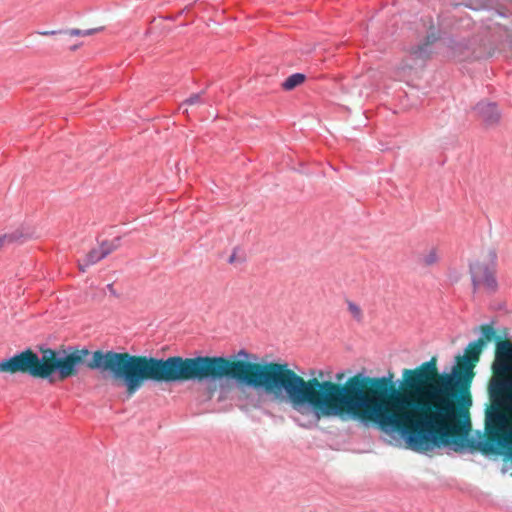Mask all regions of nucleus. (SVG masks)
<instances>
[{
  "mask_svg": "<svg viewBox=\"0 0 512 512\" xmlns=\"http://www.w3.org/2000/svg\"><path fill=\"white\" fill-rule=\"evenodd\" d=\"M95 365L110 370L125 382L129 395L135 394L144 382L176 383L184 381L215 382L232 379L236 383L263 392L273 400L288 402L296 410L309 408L321 416H351L353 400L358 394L357 373L345 384L305 381L287 363L230 361L223 356H196L167 359L136 356L129 353L97 355Z\"/></svg>",
  "mask_w": 512,
  "mask_h": 512,
  "instance_id": "obj_1",
  "label": "nucleus"
},
{
  "mask_svg": "<svg viewBox=\"0 0 512 512\" xmlns=\"http://www.w3.org/2000/svg\"><path fill=\"white\" fill-rule=\"evenodd\" d=\"M393 375L369 377L364 371L357 373L358 394L353 400L351 416L362 423L373 422L381 431L398 433L407 447L419 453L435 449L447 435L448 423L458 411L452 400L459 404V396H432V404L420 401L393 387Z\"/></svg>",
  "mask_w": 512,
  "mask_h": 512,
  "instance_id": "obj_2",
  "label": "nucleus"
},
{
  "mask_svg": "<svg viewBox=\"0 0 512 512\" xmlns=\"http://www.w3.org/2000/svg\"><path fill=\"white\" fill-rule=\"evenodd\" d=\"M40 351L41 355L27 348L1 360L0 372L27 374L33 378L44 379L49 384H54L56 381H65L78 376L80 367L84 364L87 368L96 370L103 376H110L115 381H121L125 386L123 379L116 378L110 370L95 365L97 355L108 352L117 353L116 351L96 350L90 352L86 347L78 349L76 346H68L66 350L41 347Z\"/></svg>",
  "mask_w": 512,
  "mask_h": 512,
  "instance_id": "obj_3",
  "label": "nucleus"
},
{
  "mask_svg": "<svg viewBox=\"0 0 512 512\" xmlns=\"http://www.w3.org/2000/svg\"><path fill=\"white\" fill-rule=\"evenodd\" d=\"M489 398L490 406L485 414V433L490 441L469 439L467 431L461 427L460 415L457 412L455 418L448 423L444 443L435 445V448L443 447L455 452L468 449L471 453L478 450L488 456L502 454L499 447H503L508 456V445L512 440V425L503 407L512 400V379L492 378L489 382Z\"/></svg>",
  "mask_w": 512,
  "mask_h": 512,
  "instance_id": "obj_4",
  "label": "nucleus"
},
{
  "mask_svg": "<svg viewBox=\"0 0 512 512\" xmlns=\"http://www.w3.org/2000/svg\"><path fill=\"white\" fill-rule=\"evenodd\" d=\"M484 346L471 341L466 352L468 355L458 356L457 365L452 367L450 373L443 372L438 383L431 387L432 396H459V405L469 407L472 405L470 386L474 377V365L471 361H479Z\"/></svg>",
  "mask_w": 512,
  "mask_h": 512,
  "instance_id": "obj_5",
  "label": "nucleus"
},
{
  "mask_svg": "<svg viewBox=\"0 0 512 512\" xmlns=\"http://www.w3.org/2000/svg\"><path fill=\"white\" fill-rule=\"evenodd\" d=\"M488 257L489 263L487 264L481 263L478 260L469 263V272L474 291H476L481 284L490 292L497 290L498 283L495 277L497 265L496 250L490 249L488 251Z\"/></svg>",
  "mask_w": 512,
  "mask_h": 512,
  "instance_id": "obj_6",
  "label": "nucleus"
},
{
  "mask_svg": "<svg viewBox=\"0 0 512 512\" xmlns=\"http://www.w3.org/2000/svg\"><path fill=\"white\" fill-rule=\"evenodd\" d=\"M436 365L437 358L433 356L429 361L422 363L416 369H404L402 385L417 393L422 392L426 386L432 387L438 383V381L432 382L437 370Z\"/></svg>",
  "mask_w": 512,
  "mask_h": 512,
  "instance_id": "obj_7",
  "label": "nucleus"
},
{
  "mask_svg": "<svg viewBox=\"0 0 512 512\" xmlns=\"http://www.w3.org/2000/svg\"><path fill=\"white\" fill-rule=\"evenodd\" d=\"M492 369L497 375H505L512 370V343L510 341H497Z\"/></svg>",
  "mask_w": 512,
  "mask_h": 512,
  "instance_id": "obj_8",
  "label": "nucleus"
},
{
  "mask_svg": "<svg viewBox=\"0 0 512 512\" xmlns=\"http://www.w3.org/2000/svg\"><path fill=\"white\" fill-rule=\"evenodd\" d=\"M476 117L486 127L497 125L501 118V112L495 102H478L473 108Z\"/></svg>",
  "mask_w": 512,
  "mask_h": 512,
  "instance_id": "obj_9",
  "label": "nucleus"
},
{
  "mask_svg": "<svg viewBox=\"0 0 512 512\" xmlns=\"http://www.w3.org/2000/svg\"><path fill=\"white\" fill-rule=\"evenodd\" d=\"M446 45L451 52V55L459 61L475 58L474 51L471 47V42L468 38L449 37L446 40Z\"/></svg>",
  "mask_w": 512,
  "mask_h": 512,
  "instance_id": "obj_10",
  "label": "nucleus"
},
{
  "mask_svg": "<svg viewBox=\"0 0 512 512\" xmlns=\"http://www.w3.org/2000/svg\"><path fill=\"white\" fill-rule=\"evenodd\" d=\"M440 38L439 34L435 31H430L426 35L424 41L416 46L411 47L410 55L414 59H420L425 61L431 54V45L434 44Z\"/></svg>",
  "mask_w": 512,
  "mask_h": 512,
  "instance_id": "obj_11",
  "label": "nucleus"
},
{
  "mask_svg": "<svg viewBox=\"0 0 512 512\" xmlns=\"http://www.w3.org/2000/svg\"><path fill=\"white\" fill-rule=\"evenodd\" d=\"M474 333L479 335L475 340V343H477L478 346L483 345L486 347L493 340H496V342L499 341V337L496 335V330L494 328V321L475 327Z\"/></svg>",
  "mask_w": 512,
  "mask_h": 512,
  "instance_id": "obj_12",
  "label": "nucleus"
},
{
  "mask_svg": "<svg viewBox=\"0 0 512 512\" xmlns=\"http://www.w3.org/2000/svg\"><path fill=\"white\" fill-rule=\"evenodd\" d=\"M106 257L105 252H103L101 245L98 248L91 249L85 256L84 263H79V268L81 271H85V269L91 265L96 264L100 260Z\"/></svg>",
  "mask_w": 512,
  "mask_h": 512,
  "instance_id": "obj_13",
  "label": "nucleus"
},
{
  "mask_svg": "<svg viewBox=\"0 0 512 512\" xmlns=\"http://www.w3.org/2000/svg\"><path fill=\"white\" fill-rule=\"evenodd\" d=\"M28 238H29L28 234H24L23 232H21L19 230L4 234V235L0 236V248L4 247L5 245H8V244L23 243Z\"/></svg>",
  "mask_w": 512,
  "mask_h": 512,
  "instance_id": "obj_14",
  "label": "nucleus"
},
{
  "mask_svg": "<svg viewBox=\"0 0 512 512\" xmlns=\"http://www.w3.org/2000/svg\"><path fill=\"white\" fill-rule=\"evenodd\" d=\"M306 79L305 74L303 73H294L290 75L286 80L281 84L282 88L286 91L293 90L300 84H302Z\"/></svg>",
  "mask_w": 512,
  "mask_h": 512,
  "instance_id": "obj_15",
  "label": "nucleus"
},
{
  "mask_svg": "<svg viewBox=\"0 0 512 512\" xmlns=\"http://www.w3.org/2000/svg\"><path fill=\"white\" fill-rule=\"evenodd\" d=\"M205 94V91H201L200 93L191 94L187 99H185L181 104L179 109H183L184 113L188 112L187 106L196 105V104H204L202 96Z\"/></svg>",
  "mask_w": 512,
  "mask_h": 512,
  "instance_id": "obj_16",
  "label": "nucleus"
},
{
  "mask_svg": "<svg viewBox=\"0 0 512 512\" xmlns=\"http://www.w3.org/2000/svg\"><path fill=\"white\" fill-rule=\"evenodd\" d=\"M462 4L473 10H481L493 8L495 2L491 0H464Z\"/></svg>",
  "mask_w": 512,
  "mask_h": 512,
  "instance_id": "obj_17",
  "label": "nucleus"
},
{
  "mask_svg": "<svg viewBox=\"0 0 512 512\" xmlns=\"http://www.w3.org/2000/svg\"><path fill=\"white\" fill-rule=\"evenodd\" d=\"M103 252L108 256L110 253L118 249L121 245V237H115L112 240H104L100 243Z\"/></svg>",
  "mask_w": 512,
  "mask_h": 512,
  "instance_id": "obj_18",
  "label": "nucleus"
},
{
  "mask_svg": "<svg viewBox=\"0 0 512 512\" xmlns=\"http://www.w3.org/2000/svg\"><path fill=\"white\" fill-rule=\"evenodd\" d=\"M348 310L356 320L360 321L362 319V311L354 302L348 301Z\"/></svg>",
  "mask_w": 512,
  "mask_h": 512,
  "instance_id": "obj_19",
  "label": "nucleus"
},
{
  "mask_svg": "<svg viewBox=\"0 0 512 512\" xmlns=\"http://www.w3.org/2000/svg\"><path fill=\"white\" fill-rule=\"evenodd\" d=\"M438 260L437 252L435 249H432L425 257H424V263L427 266L433 265Z\"/></svg>",
  "mask_w": 512,
  "mask_h": 512,
  "instance_id": "obj_20",
  "label": "nucleus"
},
{
  "mask_svg": "<svg viewBox=\"0 0 512 512\" xmlns=\"http://www.w3.org/2000/svg\"><path fill=\"white\" fill-rule=\"evenodd\" d=\"M64 34H68L70 36H83L82 30L77 28L64 30Z\"/></svg>",
  "mask_w": 512,
  "mask_h": 512,
  "instance_id": "obj_21",
  "label": "nucleus"
},
{
  "mask_svg": "<svg viewBox=\"0 0 512 512\" xmlns=\"http://www.w3.org/2000/svg\"><path fill=\"white\" fill-rule=\"evenodd\" d=\"M39 34L43 36H52L56 34H64V30H46L39 32Z\"/></svg>",
  "mask_w": 512,
  "mask_h": 512,
  "instance_id": "obj_22",
  "label": "nucleus"
},
{
  "mask_svg": "<svg viewBox=\"0 0 512 512\" xmlns=\"http://www.w3.org/2000/svg\"><path fill=\"white\" fill-rule=\"evenodd\" d=\"M103 29H104V27H98V28H93V29L82 30V32H83V36H89V35H93L97 32H100Z\"/></svg>",
  "mask_w": 512,
  "mask_h": 512,
  "instance_id": "obj_23",
  "label": "nucleus"
},
{
  "mask_svg": "<svg viewBox=\"0 0 512 512\" xmlns=\"http://www.w3.org/2000/svg\"><path fill=\"white\" fill-rule=\"evenodd\" d=\"M496 6L503 7L506 4L512 5V0H491Z\"/></svg>",
  "mask_w": 512,
  "mask_h": 512,
  "instance_id": "obj_24",
  "label": "nucleus"
},
{
  "mask_svg": "<svg viewBox=\"0 0 512 512\" xmlns=\"http://www.w3.org/2000/svg\"><path fill=\"white\" fill-rule=\"evenodd\" d=\"M106 289L109 291V293H110L112 296H114V297H118V296H119V294H118V293L116 292V290L114 289V287H113V284H112V283L107 284Z\"/></svg>",
  "mask_w": 512,
  "mask_h": 512,
  "instance_id": "obj_25",
  "label": "nucleus"
},
{
  "mask_svg": "<svg viewBox=\"0 0 512 512\" xmlns=\"http://www.w3.org/2000/svg\"><path fill=\"white\" fill-rule=\"evenodd\" d=\"M496 13L502 17H506L508 14H510L511 12L506 9V10H500L499 8H496L495 9Z\"/></svg>",
  "mask_w": 512,
  "mask_h": 512,
  "instance_id": "obj_26",
  "label": "nucleus"
},
{
  "mask_svg": "<svg viewBox=\"0 0 512 512\" xmlns=\"http://www.w3.org/2000/svg\"><path fill=\"white\" fill-rule=\"evenodd\" d=\"M462 411H463V414L465 416V421H466V424H467V428L466 429H469L470 422H469L468 412L465 409H462Z\"/></svg>",
  "mask_w": 512,
  "mask_h": 512,
  "instance_id": "obj_27",
  "label": "nucleus"
},
{
  "mask_svg": "<svg viewBox=\"0 0 512 512\" xmlns=\"http://www.w3.org/2000/svg\"><path fill=\"white\" fill-rule=\"evenodd\" d=\"M238 356H242L244 358H248L249 357V353L244 350V349H241L239 352H238Z\"/></svg>",
  "mask_w": 512,
  "mask_h": 512,
  "instance_id": "obj_28",
  "label": "nucleus"
},
{
  "mask_svg": "<svg viewBox=\"0 0 512 512\" xmlns=\"http://www.w3.org/2000/svg\"><path fill=\"white\" fill-rule=\"evenodd\" d=\"M235 259H236V249L233 251L232 255L229 257L228 263H230V264L234 263Z\"/></svg>",
  "mask_w": 512,
  "mask_h": 512,
  "instance_id": "obj_29",
  "label": "nucleus"
},
{
  "mask_svg": "<svg viewBox=\"0 0 512 512\" xmlns=\"http://www.w3.org/2000/svg\"><path fill=\"white\" fill-rule=\"evenodd\" d=\"M503 409L512 410V400L509 401L507 405L503 407Z\"/></svg>",
  "mask_w": 512,
  "mask_h": 512,
  "instance_id": "obj_30",
  "label": "nucleus"
},
{
  "mask_svg": "<svg viewBox=\"0 0 512 512\" xmlns=\"http://www.w3.org/2000/svg\"><path fill=\"white\" fill-rule=\"evenodd\" d=\"M78 47H79V45H73L70 47V50L75 51Z\"/></svg>",
  "mask_w": 512,
  "mask_h": 512,
  "instance_id": "obj_31",
  "label": "nucleus"
}]
</instances>
